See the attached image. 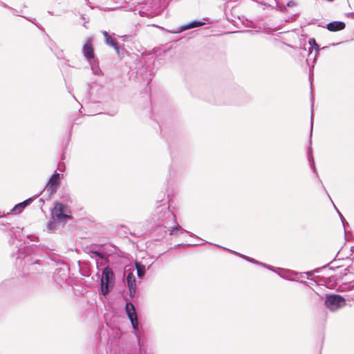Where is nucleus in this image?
<instances>
[{
	"label": "nucleus",
	"mask_w": 354,
	"mask_h": 354,
	"mask_svg": "<svg viewBox=\"0 0 354 354\" xmlns=\"http://www.w3.org/2000/svg\"><path fill=\"white\" fill-rule=\"evenodd\" d=\"M160 201H157V206L151 214V219L157 227H162L165 231H167L169 227L175 223L176 216L175 214L170 210L167 202L159 204Z\"/></svg>",
	"instance_id": "obj_1"
},
{
	"label": "nucleus",
	"mask_w": 354,
	"mask_h": 354,
	"mask_svg": "<svg viewBox=\"0 0 354 354\" xmlns=\"http://www.w3.org/2000/svg\"><path fill=\"white\" fill-rule=\"evenodd\" d=\"M51 218L59 223H64L72 219V211L71 207L62 202L55 201L53 207L50 210Z\"/></svg>",
	"instance_id": "obj_2"
},
{
	"label": "nucleus",
	"mask_w": 354,
	"mask_h": 354,
	"mask_svg": "<svg viewBox=\"0 0 354 354\" xmlns=\"http://www.w3.org/2000/svg\"><path fill=\"white\" fill-rule=\"evenodd\" d=\"M325 305L330 311H336L346 306V299L339 295H326Z\"/></svg>",
	"instance_id": "obj_3"
},
{
	"label": "nucleus",
	"mask_w": 354,
	"mask_h": 354,
	"mask_svg": "<svg viewBox=\"0 0 354 354\" xmlns=\"http://www.w3.org/2000/svg\"><path fill=\"white\" fill-rule=\"evenodd\" d=\"M70 269L67 264L62 263L60 266L56 268L53 274V279L55 281L62 286L67 283L69 279Z\"/></svg>",
	"instance_id": "obj_4"
},
{
	"label": "nucleus",
	"mask_w": 354,
	"mask_h": 354,
	"mask_svg": "<svg viewBox=\"0 0 354 354\" xmlns=\"http://www.w3.org/2000/svg\"><path fill=\"white\" fill-rule=\"evenodd\" d=\"M114 281V273L112 269L109 267H106L102 272V277L100 280L101 285V293L103 295H106L109 291V284L113 282Z\"/></svg>",
	"instance_id": "obj_5"
},
{
	"label": "nucleus",
	"mask_w": 354,
	"mask_h": 354,
	"mask_svg": "<svg viewBox=\"0 0 354 354\" xmlns=\"http://www.w3.org/2000/svg\"><path fill=\"white\" fill-rule=\"evenodd\" d=\"M93 41V39L92 37L87 38L85 44L82 47V54L88 62H91V60L95 59Z\"/></svg>",
	"instance_id": "obj_6"
},
{
	"label": "nucleus",
	"mask_w": 354,
	"mask_h": 354,
	"mask_svg": "<svg viewBox=\"0 0 354 354\" xmlns=\"http://www.w3.org/2000/svg\"><path fill=\"white\" fill-rule=\"evenodd\" d=\"M59 184L60 175L59 173L55 171L48 180L46 186V189L50 194H53L57 191Z\"/></svg>",
	"instance_id": "obj_7"
},
{
	"label": "nucleus",
	"mask_w": 354,
	"mask_h": 354,
	"mask_svg": "<svg viewBox=\"0 0 354 354\" xmlns=\"http://www.w3.org/2000/svg\"><path fill=\"white\" fill-rule=\"evenodd\" d=\"M204 24H205V19H203L202 21L194 20V21H192L187 24L179 26L176 28L169 30H168V32H171V33H180V32H182L185 30H187L188 29L202 26Z\"/></svg>",
	"instance_id": "obj_8"
},
{
	"label": "nucleus",
	"mask_w": 354,
	"mask_h": 354,
	"mask_svg": "<svg viewBox=\"0 0 354 354\" xmlns=\"http://www.w3.org/2000/svg\"><path fill=\"white\" fill-rule=\"evenodd\" d=\"M259 4L265 6L272 9L277 8L282 12L287 11L286 6L283 4H280L277 0H260L257 1Z\"/></svg>",
	"instance_id": "obj_9"
},
{
	"label": "nucleus",
	"mask_w": 354,
	"mask_h": 354,
	"mask_svg": "<svg viewBox=\"0 0 354 354\" xmlns=\"http://www.w3.org/2000/svg\"><path fill=\"white\" fill-rule=\"evenodd\" d=\"M24 261L26 267V270L28 272L35 273L40 270V263L39 260L36 259L33 261L30 257L26 256Z\"/></svg>",
	"instance_id": "obj_10"
},
{
	"label": "nucleus",
	"mask_w": 354,
	"mask_h": 354,
	"mask_svg": "<svg viewBox=\"0 0 354 354\" xmlns=\"http://www.w3.org/2000/svg\"><path fill=\"white\" fill-rule=\"evenodd\" d=\"M164 232L169 233V235L173 236L175 234H183L184 232H186L189 234L190 236H193L194 234L191 233L190 232H188L183 229L177 222L176 218L175 219V223H172V224L169 227V229L167 231H164Z\"/></svg>",
	"instance_id": "obj_11"
},
{
	"label": "nucleus",
	"mask_w": 354,
	"mask_h": 354,
	"mask_svg": "<svg viewBox=\"0 0 354 354\" xmlns=\"http://www.w3.org/2000/svg\"><path fill=\"white\" fill-rule=\"evenodd\" d=\"M127 282L129 290L130 297H133L136 292V280L133 273H128L127 276Z\"/></svg>",
	"instance_id": "obj_12"
},
{
	"label": "nucleus",
	"mask_w": 354,
	"mask_h": 354,
	"mask_svg": "<svg viewBox=\"0 0 354 354\" xmlns=\"http://www.w3.org/2000/svg\"><path fill=\"white\" fill-rule=\"evenodd\" d=\"M346 27V24L343 21H335L330 22L327 24L326 28L329 31L336 32L344 30Z\"/></svg>",
	"instance_id": "obj_13"
},
{
	"label": "nucleus",
	"mask_w": 354,
	"mask_h": 354,
	"mask_svg": "<svg viewBox=\"0 0 354 354\" xmlns=\"http://www.w3.org/2000/svg\"><path fill=\"white\" fill-rule=\"evenodd\" d=\"M104 38H105V43L106 45L113 47L118 55H120V48L115 42V39H113L106 31H102V32Z\"/></svg>",
	"instance_id": "obj_14"
},
{
	"label": "nucleus",
	"mask_w": 354,
	"mask_h": 354,
	"mask_svg": "<svg viewBox=\"0 0 354 354\" xmlns=\"http://www.w3.org/2000/svg\"><path fill=\"white\" fill-rule=\"evenodd\" d=\"M33 201V198H29L24 201L18 203L12 209V212L15 213H19L21 212L26 207H27L28 205L31 203V202Z\"/></svg>",
	"instance_id": "obj_15"
},
{
	"label": "nucleus",
	"mask_w": 354,
	"mask_h": 354,
	"mask_svg": "<svg viewBox=\"0 0 354 354\" xmlns=\"http://www.w3.org/2000/svg\"><path fill=\"white\" fill-rule=\"evenodd\" d=\"M89 64L94 75H100L102 74V70L100 69L99 65L96 63L95 59L94 60H91Z\"/></svg>",
	"instance_id": "obj_16"
},
{
	"label": "nucleus",
	"mask_w": 354,
	"mask_h": 354,
	"mask_svg": "<svg viewBox=\"0 0 354 354\" xmlns=\"http://www.w3.org/2000/svg\"><path fill=\"white\" fill-rule=\"evenodd\" d=\"M308 44L312 48H313L315 50L316 53L313 60V63H315L320 48L319 45L317 44L316 40L314 38H310L308 41Z\"/></svg>",
	"instance_id": "obj_17"
},
{
	"label": "nucleus",
	"mask_w": 354,
	"mask_h": 354,
	"mask_svg": "<svg viewBox=\"0 0 354 354\" xmlns=\"http://www.w3.org/2000/svg\"><path fill=\"white\" fill-rule=\"evenodd\" d=\"M125 310L129 318L131 317V315L133 317L136 315L134 306L131 303H127L126 304Z\"/></svg>",
	"instance_id": "obj_18"
},
{
	"label": "nucleus",
	"mask_w": 354,
	"mask_h": 354,
	"mask_svg": "<svg viewBox=\"0 0 354 354\" xmlns=\"http://www.w3.org/2000/svg\"><path fill=\"white\" fill-rule=\"evenodd\" d=\"M136 267L138 277L142 279L145 273V267L140 263L136 262Z\"/></svg>",
	"instance_id": "obj_19"
},
{
	"label": "nucleus",
	"mask_w": 354,
	"mask_h": 354,
	"mask_svg": "<svg viewBox=\"0 0 354 354\" xmlns=\"http://www.w3.org/2000/svg\"><path fill=\"white\" fill-rule=\"evenodd\" d=\"M308 159H309V161L311 162L310 165H311V167H312L314 173H315L316 175L318 176L317 169L315 166V162H314L313 155H312V148L311 147H310L308 149Z\"/></svg>",
	"instance_id": "obj_20"
},
{
	"label": "nucleus",
	"mask_w": 354,
	"mask_h": 354,
	"mask_svg": "<svg viewBox=\"0 0 354 354\" xmlns=\"http://www.w3.org/2000/svg\"><path fill=\"white\" fill-rule=\"evenodd\" d=\"M58 222L57 221H54L52 219V221H50L46 226V229L48 232H53L56 230V223Z\"/></svg>",
	"instance_id": "obj_21"
},
{
	"label": "nucleus",
	"mask_w": 354,
	"mask_h": 354,
	"mask_svg": "<svg viewBox=\"0 0 354 354\" xmlns=\"http://www.w3.org/2000/svg\"><path fill=\"white\" fill-rule=\"evenodd\" d=\"M129 320L131 323L132 327L133 329L137 330L138 328V321L137 318V315L131 316L129 318Z\"/></svg>",
	"instance_id": "obj_22"
},
{
	"label": "nucleus",
	"mask_w": 354,
	"mask_h": 354,
	"mask_svg": "<svg viewBox=\"0 0 354 354\" xmlns=\"http://www.w3.org/2000/svg\"><path fill=\"white\" fill-rule=\"evenodd\" d=\"M223 248L224 250H227V251H229V252H232V253H233V254H236V255H237V256H239V257H241V258H242V259H245V258H248V256H245V255L242 254H241V253H239V252H235V251L231 250H230V249H227V248Z\"/></svg>",
	"instance_id": "obj_23"
},
{
	"label": "nucleus",
	"mask_w": 354,
	"mask_h": 354,
	"mask_svg": "<svg viewBox=\"0 0 354 354\" xmlns=\"http://www.w3.org/2000/svg\"><path fill=\"white\" fill-rule=\"evenodd\" d=\"M266 268H267V269H268V270H272V271H273V272H274L278 273L281 277H283V278H286V277H285L284 275H283L280 272H278L277 271V270H276L274 267H272V266H270V265H267Z\"/></svg>",
	"instance_id": "obj_24"
},
{
	"label": "nucleus",
	"mask_w": 354,
	"mask_h": 354,
	"mask_svg": "<svg viewBox=\"0 0 354 354\" xmlns=\"http://www.w3.org/2000/svg\"><path fill=\"white\" fill-rule=\"evenodd\" d=\"M91 252L95 254L96 257L103 258V254L98 250H91Z\"/></svg>",
	"instance_id": "obj_25"
},
{
	"label": "nucleus",
	"mask_w": 354,
	"mask_h": 354,
	"mask_svg": "<svg viewBox=\"0 0 354 354\" xmlns=\"http://www.w3.org/2000/svg\"><path fill=\"white\" fill-rule=\"evenodd\" d=\"M301 275H306V277L308 279H311V277L313 276V272H302V273H300Z\"/></svg>",
	"instance_id": "obj_26"
},
{
	"label": "nucleus",
	"mask_w": 354,
	"mask_h": 354,
	"mask_svg": "<svg viewBox=\"0 0 354 354\" xmlns=\"http://www.w3.org/2000/svg\"><path fill=\"white\" fill-rule=\"evenodd\" d=\"M245 260L250 262V263H252L254 264H257L258 263V261L255 260L254 259H252L251 257H248V258H245Z\"/></svg>",
	"instance_id": "obj_27"
},
{
	"label": "nucleus",
	"mask_w": 354,
	"mask_h": 354,
	"mask_svg": "<svg viewBox=\"0 0 354 354\" xmlns=\"http://www.w3.org/2000/svg\"><path fill=\"white\" fill-rule=\"evenodd\" d=\"M297 5V3L295 1H292V0H291L287 3V6H288V7H292V6H295Z\"/></svg>",
	"instance_id": "obj_28"
},
{
	"label": "nucleus",
	"mask_w": 354,
	"mask_h": 354,
	"mask_svg": "<svg viewBox=\"0 0 354 354\" xmlns=\"http://www.w3.org/2000/svg\"><path fill=\"white\" fill-rule=\"evenodd\" d=\"M346 16L348 17L354 19V12H348V13L346 14Z\"/></svg>",
	"instance_id": "obj_29"
},
{
	"label": "nucleus",
	"mask_w": 354,
	"mask_h": 354,
	"mask_svg": "<svg viewBox=\"0 0 354 354\" xmlns=\"http://www.w3.org/2000/svg\"><path fill=\"white\" fill-rule=\"evenodd\" d=\"M257 265L261 266L266 268L268 264L258 261V263Z\"/></svg>",
	"instance_id": "obj_30"
},
{
	"label": "nucleus",
	"mask_w": 354,
	"mask_h": 354,
	"mask_svg": "<svg viewBox=\"0 0 354 354\" xmlns=\"http://www.w3.org/2000/svg\"><path fill=\"white\" fill-rule=\"evenodd\" d=\"M9 9H10L12 10V12L14 15H16V16H18V15L17 14L16 12V10L12 9V8H9Z\"/></svg>",
	"instance_id": "obj_31"
},
{
	"label": "nucleus",
	"mask_w": 354,
	"mask_h": 354,
	"mask_svg": "<svg viewBox=\"0 0 354 354\" xmlns=\"http://www.w3.org/2000/svg\"><path fill=\"white\" fill-rule=\"evenodd\" d=\"M313 112L311 113V131H313ZM312 135V132L310 133V136Z\"/></svg>",
	"instance_id": "obj_32"
},
{
	"label": "nucleus",
	"mask_w": 354,
	"mask_h": 354,
	"mask_svg": "<svg viewBox=\"0 0 354 354\" xmlns=\"http://www.w3.org/2000/svg\"><path fill=\"white\" fill-rule=\"evenodd\" d=\"M0 5L2 6V7H4V8H9L10 7H8L7 5H6L3 2H1L0 3Z\"/></svg>",
	"instance_id": "obj_33"
},
{
	"label": "nucleus",
	"mask_w": 354,
	"mask_h": 354,
	"mask_svg": "<svg viewBox=\"0 0 354 354\" xmlns=\"http://www.w3.org/2000/svg\"><path fill=\"white\" fill-rule=\"evenodd\" d=\"M182 245H185L183 243H180V244H177L174 246V248H179L180 246H182Z\"/></svg>",
	"instance_id": "obj_34"
},
{
	"label": "nucleus",
	"mask_w": 354,
	"mask_h": 354,
	"mask_svg": "<svg viewBox=\"0 0 354 354\" xmlns=\"http://www.w3.org/2000/svg\"><path fill=\"white\" fill-rule=\"evenodd\" d=\"M338 214H339L342 221L345 220L344 218L343 217L342 214L339 212H338Z\"/></svg>",
	"instance_id": "obj_35"
},
{
	"label": "nucleus",
	"mask_w": 354,
	"mask_h": 354,
	"mask_svg": "<svg viewBox=\"0 0 354 354\" xmlns=\"http://www.w3.org/2000/svg\"><path fill=\"white\" fill-rule=\"evenodd\" d=\"M338 214H339L342 221L345 220L344 218L343 217L342 214L339 212H338Z\"/></svg>",
	"instance_id": "obj_36"
},
{
	"label": "nucleus",
	"mask_w": 354,
	"mask_h": 354,
	"mask_svg": "<svg viewBox=\"0 0 354 354\" xmlns=\"http://www.w3.org/2000/svg\"><path fill=\"white\" fill-rule=\"evenodd\" d=\"M342 224H343L344 227L346 226V224H348V223L346 221V220H343V221H342Z\"/></svg>",
	"instance_id": "obj_37"
},
{
	"label": "nucleus",
	"mask_w": 354,
	"mask_h": 354,
	"mask_svg": "<svg viewBox=\"0 0 354 354\" xmlns=\"http://www.w3.org/2000/svg\"><path fill=\"white\" fill-rule=\"evenodd\" d=\"M291 274H292V275H297V274H298V273H297V272H291Z\"/></svg>",
	"instance_id": "obj_38"
},
{
	"label": "nucleus",
	"mask_w": 354,
	"mask_h": 354,
	"mask_svg": "<svg viewBox=\"0 0 354 354\" xmlns=\"http://www.w3.org/2000/svg\"><path fill=\"white\" fill-rule=\"evenodd\" d=\"M312 53V50L310 48L309 49V55Z\"/></svg>",
	"instance_id": "obj_39"
}]
</instances>
